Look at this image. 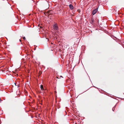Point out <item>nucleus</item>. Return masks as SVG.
Here are the masks:
<instances>
[{
  "label": "nucleus",
  "instance_id": "f257e3e1",
  "mask_svg": "<svg viewBox=\"0 0 124 124\" xmlns=\"http://www.w3.org/2000/svg\"><path fill=\"white\" fill-rule=\"evenodd\" d=\"M55 30H57L58 29V27L56 24H54L53 26Z\"/></svg>",
  "mask_w": 124,
  "mask_h": 124
},
{
  "label": "nucleus",
  "instance_id": "39448f33",
  "mask_svg": "<svg viewBox=\"0 0 124 124\" xmlns=\"http://www.w3.org/2000/svg\"><path fill=\"white\" fill-rule=\"evenodd\" d=\"M115 109V108H114V107L113 108H112V110L113 111H114V110Z\"/></svg>",
  "mask_w": 124,
  "mask_h": 124
},
{
  "label": "nucleus",
  "instance_id": "0eeeda50",
  "mask_svg": "<svg viewBox=\"0 0 124 124\" xmlns=\"http://www.w3.org/2000/svg\"><path fill=\"white\" fill-rule=\"evenodd\" d=\"M15 85L16 86V83H15Z\"/></svg>",
  "mask_w": 124,
  "mask_h": 124
},
{
  "label": "nucleus",
  "instance_id": "6e6552de",
  "mask_svg": "<svg viewBox=\"0 0 124 124\" xmlns=\"http://www.w3.org/2000/svg\"><path fill=\"white\" fill-rule=\"evenodd\" d=\"M18 87H19V86L18 85Z\"/></svg>",
  "mask_w": 124,
  "mask_h": 124
},
{
  "label": "nucleus",
  "instance_id": "f03ea898",
  "mask_svg": "<svg viewBox=\"0 0 124 124\" xmlns=\"http://www.w3.org/2000/svg\"><path fill=\"white\" fill-rule=\"evenodd\" d=\"M98 11V8H96L93 11L92 14L93 15H95Z\"/></svg>",
  "mask_w": 124,
  "mask_h": 124
},
{
  "label": "nucleus",
  "instance_id": "1a4fd4ad",
  "mask_svg": "<svg viewBox=\"0 0 124 124\" xmlns=\"http://www.w3.org/2000/svg\"><path fill=\"white\" fill-rule=\"evenodd\" d=\"M20 41H21V40L20 39Z\"/></svg>",
  "mask_w": 124,
  "mask_h": 124
},
{
  "label": "nucleus",
  "instance_id": "423d86ee",
  "mask_svg": "<svg viewBox=\"0 0 124 124\" xmlns=\"http://www.w3.org/2000/svg\"><path fill=\"white\" fill-rule=\"evenodd\" d=\"M23 39L25 40V37H24L23 38Z\"/></svg>",
  "mask_w": 124,
  "mask_h": 124
},
{
  "label": "nucleus",
  "instance_id": "7ed1b4c3",
  "mask_svg": "<svg viewBox=\"0 0 124 124\" xmlns=\"http://www.w3.org/2000/svg\"><path fill=\"white\" fill-rule=\"evenodd\" d=\"M69 7H70V8L71 9H73L74 8L73 6L71 5L70 4L69 5Z\"/></svg>",
  "mask_w": 124,
  "mask_h": 124
},
{
  "label": "nucleus",
  "instance_id": "20e7f679",
  "mask_svg": "<svg viewBox=\"0 0 124 124\" xmlns=\"http://www.w3.org/2000/svg\"><path fill=\"white\" fill-rule=\"evenodd\" d=\"M40 88L42 90H44L42 85H40Z\"/></svg>",
  "mask_w": 124,
  "mask_h": 124
}]
</instances>
